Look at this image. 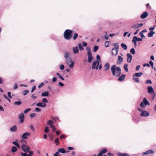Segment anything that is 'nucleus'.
I'll list each match as a JSON object with an SVG mask.
<instances>
[{
	"instance_id": "f257e3e1",
	"label": "nucleus",
	"mask_w": 156,
	"mask_h": 156,
	"mask_svg": "<svg viewBox=\"0 0 156 156\" xmlns=\"http://www.w3.org/2000/svg\"><path fill=\"white\" fill-rule=\"evenodd\" d=\"M64 57L65 58L66 63L67 64H69L71 63L69 65V67L71 69L73 68L74 62V61H72V58L70 53L68 51L65 52L64 54Z\"/></svg>"
},
{
	"instance_id": "f03ea898",
	"label": "nucleus",
	"mask_w": 156,
	"mask_h": 156,
	"mask_svg": "<svg viewBox=\"0 0 156 156\" xmlns=\"http://www.w3.org/2000/svg\"><path fill=\"white\" fill-rule=\"evenodd\" d=\"M111 70L112 75L115 77L119 76L121 74V69L120 67H116L115 65L112 66L111 68Z\"/></svg>"
},
{
	"instance_id": "7ed1b4c3",
	"label": "nucleus",
	"mask_w": 156,
	"mask_h": 156,
	"mask_svg": "<svg viewBox=\"0 0 156 156\" xmlns=\"http://www.w3.org/2000/svg\"><path fill=\"white\" fill-rule=\"evenodd\" d=\"M73 31L70 30H66L64 33V37L66 40H69L71 39L72 37Z\"/></svg>"
},
{
	"instance_id": "20e7f679",
	"label": "nucleus",
	"mask_w": 156,
	"mask_h": 156,
	"mask_svg": "<svg viewBox=\"0 0 156 156\" xmlns=\"http://www.w3.org/2000/svg\"><path fill=\"white\" fill-rule=\"evenodd\" d=\"M86 49L87 52V55L88 58V62L89 63H90L93 59L90 49L89 47H87L86 48Z\"/></svg>"
},
{
	"instance_id": "39448f33",
	"label": "nucleus",
	"mask_w": 156,
	"mask_h": 156,
	"mask_svg": "<svg viewBox=\"0 0 156 156\" xmlns=\"http://www.w3.org/2000/svg\"><path fill=\"white\" fill-rule=\"evenodd\" d=\"M150 105L149 103L145 98L143 99V101L141 103L140 106L142 108H145L147 105L149 106Z\"/></svg>"
},
{
	"instance_id": "423d86ee",
	"label": "nucleus",
	"mask_w": 156,
	"mask_h": 156,
	"mask_svg": "<svg viewBox=\"0 0 156 156\" xmlns=\"http://www.w3.org/2000/svg\"><path fill=\"white\" fill-rule=\"evenodd\" d=\"M69 152V151H66L65 149L63 148H59L58 150L56 151L54 154L53 156H58L60 153H67Z\"/></svg>"
},
{
	"instance_id": "0eeeda50",
	"label": "nucleus",
	"mask_w": 156,
	"mask_h": 156,
	"mask_svg": "<svg viewBox=\"0 0 156 156\" xmlns=\"http://www.w3.org/2000/svg\"><path fill=\"white\" fill-rule=\"evenodd\" d=\"M147 89L148 92L150 94L153 95L152 99H154V97L155 96V94L153 87L151 86H148Z\"/></svg>"
},
{
	"instance_id": "6e6552de",
	"label": "nucleus",
	"mask_w": 156,
	"mask_h": 156,
	"mask_svg": "<svg viewBox=\"0 0 156 156\" xmlns=\"http://www.w3.org/2000/svg\"><path fill=\"white\" fill-rule=\"evenodd\" d=\"M21 148L25 153L28 152L30 149V147L24 144L22 145Z\"/></svg>"
},
{
	"instance_id": "1a4fd4ad",
	"label": "nucleus",
	"mask_w": 156,
	"mask_h": 156,
	"mask_svg": "<svg viewBox=\"0 0 156 156\" xmlns=\"http://www.w3.org/2000/svg\"><path fill=\"white\" fill-rule=\"evenodd\" d=\"M100 63V62L96 60L92 64V69H95L96 70H97L98 68V66Z\"/></svg>"
},
{
	"instance_id": "9d476101",
	"label": "nucleus",
	"mask_w": 156,
	"mask_h": 156,
	"mask_svg": "<svg viewBox=\"0 0 156 156\" xmlns=\"http://www.w3.org/2000/svg\"><path fill=\"white\" fill-rule=\"evenodd\" d=\"M127 61L128 62H131L132 59L133 57L129 53H127Z\"/></svg>"
},
{
	"instance_id": "9b49d317",
	"label": "nucleus",
	"mask_w": 156,
	"mask_h": 156,
	"mask_svg": "<svg viewBox=\"0 0 156 156\" xmlns=\"http://www.w3.org/2000/svg\"><path fill=\"white\" fill-rule=\"evenodd\" d=\"M140 115L142 116L147 117L150 115L148 112L147 111H143L140 114Z\"/></svg>"
},
{
	"instance_id": "f8f14e48",
	"label": "nucleus",
	"mask_w": 156,
	"mask_h": 156,
	"mask_svg": "<svg viewBox=\"0 0 156 156\" xmlns=\"http://www.w3.org/2000/svg\"><path fill=\"white\" fill-rule=\"evenodd\" d=\"M24 115L22 113H21L19 115V118L20 119V123H22L24 119Z\"/></svg>"
},
{
	"instance_id": "ddd939ff",
	"label": "nucleus",
	"mask_w": 156,
	"mask_h": 156,
	"mask_svg": "<svg viewBox=\"0 0 156 156\" xmlns=\"http://www.w3.org/2000/svg\"><path fill=\"white\" fill-rule=\"evenodd\" d=\"M46 104L44 103H42L41 102H39L36 104L37 106L41 107L42 108L45 107L46 106Z\"/></svg>"
},
{
	"instance_id": "4468645a",
	"label": "nucleus",
	"mask_w": 156,
	"mask_h": 156,
	"mask_svg": "<svg viewBox=\"0 0 156 156\" xmlns=\"http://www.w3.org/2000/svg\"><path fill=\"white\" fill-rule=\"evenodd\" d=\"M73 53L75 54H78L79 52V49L77 46L73 47Z\"/></svg>"
},
{
	"instance_id": "2eb2a0df",
	"label": "nucleus",
	"mask_w": 156,
	"mask_h": 156,
	"mask_svg": "<svg viewBox=\"0 0 156 156\" xmlns=\"http://www.w3.org/2000/svg\"><path fill=\"white\" fill-rule=\"evenodd\" d=\"M148 16V13L147 12H144L140 16V18L141 19H144L147 17Z\"/></svg>"
},
{
	"instance_id": "dca6fc26",
	"label": "nucleus",
	"mask_w": 156,
	"mask_h": 156,
	"mask_svg": "<svg viewBox=\"0 0 156 156\" xmlns=\"http://www.w3.org/2000/svg\"><path fill=\"white\" fill-rule=\"evenodd\" d=\"M17 130V126L14 125L11 127L10 129V130L11 132H16Z\"/></svg>"
},
{
	"instance_id": "f3484780",
	"label": "nucleus",
	"mask_w": 156,
	"mask_h": 156,
	"mask_svg": "<svg viewBox=\"0 0 156 156\" xmlns=\"http://www.w3.org/2000/svg\"><path fill=\"white\" fill-rule=\"evenodd\" d=\"M154 153L153 151L152 150H149L145 152H143L142 155H147L149 154H152Z\"/></svg>"
},
{
	"instance_id": "a211bd4d",
	"label": "nucleus",
	"mask_w": 156,
	"mask_h": 156,
	"mask_svg": "<svg viewBox=\"0 0 156 156\" xmlns=\"http://www.w3.org/2000/svg\"><path fill=\"white\" fill-rule=\"evenodd\" d=\"M123 61V58L120 56H119L118 59L117 60V63L119 64H121Z\"/></svg>"
},
{
	"instance_id": "6ab92c4d",
	"label": "nucleus",
	"mask_w": 156,
	"mask_h": 156,
	"mask_svg": "<svg viewBox=\"0 0 156 156\" xmlns=\"http://www.w3.org/2000/svg\"><path fill=\"white\" fill-rule=\"evenodd\" d=\"M30 134L29 132H27L23 134L22 137L23 139H26L27 138V136H30Z\"/></svg>"
},
{
	"instance_id": "aec40b11",
	"label": "nucleus",
	"mask_w": 156,
	"mask_h": 156,
	"mask_svg": "<svg viewBox=\"0 0 156 156\" xmlns=\"http://www.w3.org/2000/svg\"><path fill=\"white\" fill-rule=\"evenodd\" d=\"M126 75L124 74H122L118 78V80L119 81H121L123 80L125 78Z\"/></svg>"
},
{
	"instance_id": "412c9836",
	"label": "nucleus",
	"mask_w": 156,
	"mask_h": 156,
	"mask_svg": "<svg viewBox=\"0 0 156 156\" xmlns=\"http://www.w3.org/2000/svg\"><path fill=\"white\" fill-rule=\"evenodd\" d=\"M104 67L105 68L104 70L105 71L108 70L110 68V66L109 63L108 62L106 63L104 66Z\"/></svg>"
},
{
	"instance_id": "4be33fe9",
	"label": "nucleus",
	"mask_w": 156,
	"mask_h": 156,
	"mask_svg": "<svg viewBox=\"0 0 156 156\" xmlns=\"http://www.w3.org/2000/svg\"><path fill=\"white\" fill-rule=\"evenodd\" d=\"M143 74V73L142 72L137 73H135L133 75L134 76H136V77H140Z\"/></svg>"
},
{
	"instance_id": "5701e85b",
	"label": "nucleus",
	"mask_w": 156,
	"mask_h": 156,
	"mask_svg": "<svg viewBox=\"0 0 156 156\" xmlns=\"http://www.w3.org/2000/svg\"><path fill=\"white\" fill-rule=\"evenodd\" d=\"M133 80H134V82L136 83H139L140 82L139 79L138 77L136 76H134V75L133 76Z\"/></svg>"
},
{
	"instance_id": "b1692460",
	"label": "nucleus",
	"mask_w": 156,
	"mask_h": 156,
	"mask_svg": "<svg viewBox=\"0 0 156 156\" xmlns=\"http://www.w3.org/2000/svg\"><path fill=\"white\" fill-rule=\"evenodd\" d=\"M118 156H130V155L127 153H121L120 152L118 153Z\"/></svg>"
},
{
	"instance_id": "393cba45",
	"label": "nucleus",
	"mask_w": 156,
	"mask_h": 156,
	"mask_svg": "<svg viewBox=\"0 0 156 156\" xmlns=\"http://www.w3.org/2000/svg\"><path fill=\"white\" fill-rule=\"evenodd\" d=\"M49 93L47 91L42 92L41 94V96L42 97H47Z\"/></svg>"
},
{
	"instance_id": "a878e982",
	"label": "nucleus",
	"mask_w": 156,
	"mask_h": 156,
	"mask_svg": "<svg viewBox=\"0 0 156 156\" xmlns=\"http://www.w3.org/2000/svg\"><path fill=\"white\" fill-rule=\"evenodd\" d=\"M112 52L113 55H116L117 54L118 51V50L115 49L113 48L112 50Z\"/></svg>"
},
{
	"instance_id": "bb28decb",
	"label": "nucleus",
	"mask_w": 156,
	"mask_h": 156,
	"mask_svg": "<svg viewBox=\"0 0 156 156\" xmlns=\"http://www.w3.org/2000/svg\"><path fill=\"white\" fill-rule=\"evenodd\" d=\"M155 34V32L153 31H151L148 34V36L149 37H152L153 34Z\"/></svg>"
},
{
	"instance_id": "cd10ccee",
	"label": "nucleus",
	"mask_w": 156,
	"mask_h": 156,
	"mask_svg": "<svg viewBox=\"0 0 156 156\" xmlns=\"http://www.w3.org/2000/svg\"><path fill=\"white\" fill-rule=\"evenodd\" d=\"M133 38L134 39H135V40L136 41H141L142 40V39L141 38H137V37L136 36H134L133 37Z\"/></svg>"
},
{
	"instance_id": "c85d7f7f",
	"label": "nucleus",
	"mask_w": 156,
	"mask_h": 156,
	"mask_svg": "<svg viewBox=\"0 0 156 156\" xmlns=\"http://www.w3.org/2000/svg\"><path fill=\"white\" fill-rule=\"evenodd\" d=\"M17 149L15 147L13 146L12 147L11 152L12 153L15 152L17 151Z\"/></svg>"
},
{
	"instance_id": "c756f323",
	"label": "nucleus",
	"mask_w": 156,
	"mask_h": 156,
	"mask_svg": "<svg viewBox=\"0 0 156 156\" xmlns=\"http://www.w3.org/2000/svg\"><path fill=\"white\" fill-rule=\"evenodd\" d=\"M121 46H122V48L125 50L127 49V45L126 44H124L123 43H122L121 44Z\"/></svg>"
},
{
	"instance_id": "7c9ffc66",
	"label": "nucleus",
	"mask_w": 156,
	"mask_h": 156,
	"mask_svg": "<svg viewBox=\"0 0 156 156\" xmlns=\"http://www.w3.org/2000/svg\"><path fill=\"white\" fill-rule=\"evenodd\" d=\"M107 149H104L102 150H101L99 152V153L101 154V155H102L103 154H105L107 152Z\"/></svg>"
},
{
	"instance_id": "2f4dec72",
	"label": "nucleus",
	"mask_w": 156,
	"mask_h": 156,
	"mask_svg": "<svg viewBox=\"0 0 156 156\" xmlns=\"http://www.w3.org/2000/svg\"><path fill=\"white\" fill-rule=\"evenodd\" d=\"M78 46L80 49V50H82L84 49V48L81 43H80L78 44Z\"/></svg>"
},
{
	"instance_id": "473e14b6",
	"label": "nucleus",
	"mask_w": 156,
	"mask_h": 156,
	"mask_svg": "<svg viewBox=\"0 0 156 156\" xmlns=\"http://www.w3.org/2000/svg\"><path fill=\"white\" fill-rule=\"evenodd\" d=\"M128 66L127 64H125L123 66L125 71L126 72L128 71V69L127 68Z\"/></svg>"
},
{
	"instance_id": "72a5a7b5",
	"label": "nucleus",
	"mask_w": 156,
	"mask_h": 156,
	"mask_svg": "<svg viewBox=\"0 0 156 156\" xmlns=\"http://www.w3.org/2000/svg\"><path fill=\"white\" fill-rule=\"evenodd\" d=\"M21 104L22 102L20 101H16L14 103V105L16 106L20 105Z\"/></svg>"
},
{
	"instance_id": "f704fd0d",
	"label": "nucleus",
	"mask_w": 156,
	"mask_h": 156,
	"mask_svg": "<svg viewBox=\"0 0 156 156\" xmlns=\"http://www.w3.org/2000/svg\"><path fill=\"white\" fill-rule=\"evenodd\" d=\"M114 45L115 48V49L116 50L118 49L119 48V45H118V43H116L115 44H114Z\"/></svg>"
},
{
	"instance_id": "c9c22d12",
	"label": "nucleus",
	"mask_w": 156,
	"mask_h": 156,
	"mask_svg": "<svg viewBox=\"0 0 156 156\" xmlns=\"http://www.w3.org/2000/svg\"><path fill=\"white\" fill-rule=\"evenodd\" d=\"M29 92V91L27 90H24L23 92V95H25L28 94Z\"/></svg>"
},
{
	"instance_id": "e433bc0d",
	"label": "nucleus",
	"mask_w": 156,
	"mask_h": 156,
	"mask_svg": "<svg viewBox=\"0 0 156 156\" xmlns=\"http://www.w3.org/2000/svg\"><path fill=\"white\" fill-rule=\"evenodd\" d=\"M98 48V47L97 46H95L94 48L93 51L94 52H96Z\"/></svg>"
},
{
	"instance_id": "4c0bfd02",
	"label": "nucleus",
	"mask_w": 156,
	"mask_h": 156,
	"mask_svg": "<svg viewBox=\"0 0 156 156\" xmlns=\"http://www.w3.org/2000/svg\"><path fill=\"white\" fill-rule=\"evenodd\" d=\"M132 42L133 43L134 47H136L137 45L136 41L135 40V39H134L133 38L132 40Z\"/></svg>"
},
{
	"instance_id": "58836bf2",
	"label": "nucleus",
	"mask_w": 156,
	"mask_h": 156,
	"mask_svg": "<svg viewBox=\"0 0 156 156\" xmlns=\"http://www.w3.org/2000/svg\"><path fill=\"white\" fill-rule=\"evenodd\" d=\"M130 52L132 54H134L135 53L134 49L133 48H131L130 50Z\"/></svg>"
},
{
	"instance_id": "ea45409f",
	"label": "nucleus",
	"mask_w": 156,
	"mask_h": 156,
	"mask_svg": "<svg viewBox=\"0 0 156 156\" xmlns=\"http://www.w3.org/2000/svg\"><path fill=\"white\" fill-rule=\"evenodd\" d=\"M42 102L44 103H48V100L46 98H44L42 100Z\"/></svg>"
},
{
	"instance_id": "a19ab883",
	"label": "nucleus",
	"mask_w": 156,
	"mask_h": 156,
	"mask_svg": "<svg viewBox=\"0 0 156 156\" xmlns=\"http://www.w3.org/2000/svg\"><path fill=\"white\" fill-rule=\"evenodd\" d=\"M78 36V35L76 33H75L73 36V39L74 40H76Z\"/></svg>"
},
{
	"instance_id": "79ce46f5",
	"label": "nucleus",
	"mask_w": 156,
	"mask_h": 156,
	"mask_svg": "<svg viewBox=\"0 0 156 156\" xmlns=\"http://www.w3.org/2000/svg\"><path fill=\"white\" fill-rule=\"evenodd\" d=\"M55 142L56 144L57 145L59 144V142L58 139V138H56L55 140Z\"/></svg>"
},
{
	"instance_id": "37998d69",
	"label": "nucleus",
	"mask_w": 156,
	"mask_h": 156,
	"mask_svg": "<svg viewBox=\"0 0 156 156\" xmlns=\"http://www.w3.org/2000/svg\"><path fill=\"white\" fill-rule=\"evenodd\" d=\"M41 111V109L38 107L36 108L35 109V111L36 112H40Z\"/></svg>"
},
{
	"instance_id": "c03bdc74",
	"label": "nucleus",
	"mask_w": 156,
	"mask_h": 156,
	"mask_svg": "<svg viewBox=\"0 0 156 156\" xmlns=\"http://www.w3.org/2000/svg\"><path fill=\"white\" fill-rule=\"evenodd\" d=\"M145 83L146 84L150 83L151 84L152 83V82L149 79L146 81Z\"/></svg>"
},
{
	"instance_id": "a18cd8bd",
	"label": "nucleus",
	"mask_w": 156,
	"mask_h": 156,
	"mask_svg": "<svg viewBox=\"0 0 156 156\" xmlns=\"http://www.w3.org/2000/svg\"><path fill=\"white\" fill-rule=\"evenodd\" d=\"M64 68H65V66L63 64L59 66V68L61 70H62L64 69Z\"/></svg>"
},
{
	"instance_id": "49530a36",
	"label": "nucleus",
	"mask_w": 156,
	"mask_h": 156,
	"mask_svg": "<svg viewBox=\"0 0 156 156\" xmlns=\"http://www.w3.org/2000/svg\"><path fill=\"white\" fill-rule=\"evenodd\" d=\"M131 27L132 28H134L135 29H136V28H138L137 24H135L131 26Z\"/></svg>"
},
{
	"instance_id": "de8ad7c7",
	"label": "nucleus",
	"mask_w": 156,
	"mask_h": 156,
	"mask_svg": "<svg viewBox=\"0 0 156 156\" xmlns=\"http://www.w3.org/2000/svg\"><path fill=\"white\" fill-rule=\"evenodd\" d=\"M52 119L53 120H54L55 122H56V120H58L59 118L58 117L56 116L55 117H52Z\"/></svg>"
},
{
	"instance_id": "09e8293b",
	"label": "nucleus",
	"mask_w": 156,
	"mask_h": 156,
	"mask_svg": "<svg viewBox=\"0 0 156 156\" xmlns=\"http://www.w3.org/2000/svg\"><path fill=\"white\" fill-rule=\"evenodd\" d=\"M96 58L97 59V60L99 61H101V60L100 59V56L99 55H96Z\"/></svg>"
},
{
	"instance_id": "8fccbe9b",
	"label": "nucleus",
	"mask_w": 156,
	"mask_h": 156,
	"mask_svg": "<svg viewBox=\"0 0 156 156\" xmlns=\"http://www.w3.org/2000/svg\"><path fill=\"white\" fill-rule=\"evenodd\" d=\"M49 128L48 127H46L45 129V132L46 133H48L49 131Z\"/></svg>"
},
{
	"instance_id": "3c124183",
	"label": "nucleus",
	"mask_w": 156,
	"mask_h": 156,
	"mask_svg": "<svg viewBox=\"0 0 156 156\" xmlns=\"http://www.w3.org/2000/svg\"><path fill=\"white\" fill-rule=\"evenodd\" d=\"M31 110V108H27V109H26V110H25L24 112V113L26 114V113H27V112H29V111H30Z\"/></svg>"
},
{
	"instance_id": "603ef678",
	"label": "nucleus",
	"mask_w": 156,
	"mask_h": 156,
	"mask_svg": "<svg viewBox=\"0 0 156 156\" xmlns=\"http://www.w3.org/2000/svg\"><path fill=\"white\" fill-rule=\"evenodd\" d=\"M36 115V114L35 113H32L30 115V117L31 118L34 117Z\"/></svg>"
},
{
	"instance_id": "864d4df0",
	"label": "nucleus",
	"mask_w": 156,
	"mask_h": 156,
	"mask_svg": "<svg viewBox=\"0 0 156 156\" xmlns=\"http://www.w3.org/2000/svg\"><path fill=\"white\" fill-rule=\"evenodd\" d=\"M105 45L106 47H108L109 46V42L108 41L105 42Z\"/></svg>"
},
{
	"instance_id": "5fc2aeb1",
	"label": "nucleus",
	"mask_w": 156,
	"mask_h": 156,
	"mask_svg": "<svg viewBox=\"0 0 156 156\" xmlns=\"http://www.w3.org/2000/svg\"><path fill=\"white\" fill-rule=\"evenodd\" d=\"M18 88V86L17 84L16 83H15L13 87V89L14 90H16Z\"/></svg>"
},
{
	"instance_id": "6e6d98bb",
	"label": "nucleus",
	"mask_w": 156,
	"mask_h": 156,
	"mask_svg": "<svg viewBox=\"0 0 156 156\" xmlns=\"http://www.w3.org/2000/svg\"><path fill=\"white\" fill-rule=\"evenodd\" d=\"M52 121L51 120H49L47 122V123L48 125H51L52 124Z\"/></svg>"
},
{
	"instance_id": "4d7b16f0",
	"label": "nucleus",
	"mask_w": 156,
	"mask_h": 156,
	"mask_svg": "<svg viewBox=\"0 0 156 156\" xmlns=\"http://www.w3.org/2000/svg\"><path fill=\"white\" fill-rule=\"evenodd\" d=\"M44 85V83H41L40 85H39L38 87L39 88H41Z\"/></svg>"
},
{
	"instance_id": "13d9d810",
	"label": "nucleus",
	"mask_w": 156,
	"mask_h": 156,
	"mask_svg": "<svg viewBox=\"0 0 156 156\" xmlns=\"http://www.w3.org/2000/svg\"><path fill=\"white\" fill-rule=\"evenodd\" d=\"M21 154L22 156H29L28 154L23 152L21 153Z\"/></svg>"
},
{
	"instance_id": "bf43d9fd",
	"label": "nucleus",
	"mask_w": 156,
	"mask_h": 156,
	"mask_svg": "<svg viewBox=\"0 0 156 156\" xmlns=\"http://www.w3.org/2000/svg\"><path fill=\"white\" fill-rule=\"evenodd\" d=\"M143 66L144 67L147 66L148 67L150 66V65L148 63H144L143 64Z\"/></svg>"
},
{
	"instance_id": "052dcab7",
	"label": "nucleus",
	"mask_w": 156,
	"mask_h": 156,
	"mask_svg": "<svg viewBox=\"0 0 156 156\" xmlns=\"http://www.w3.org/2000/svg\"><path fill=\"white\" fill-rule=\"evenodd\" d=\"M139 34L140 35V36L142 37V38H143V37H145V36H144V34H143V33H142V32H140L139 33Z\"/></svg>"
},
{
	"instance_id": "680f3d73",
	"label": "nucleus",
	"mask_w": 156,
	"mask_h": 156,
	"mask_svg": "<svg viewBox=\"0 0 156 156\" xmlns=\"http://www.w3.org/2000/svg\"><path fill=\"white\" fill-rule=\"evenodd\" d=\"M29 154H28V155H29V156H31V155H32L33 154V152L32 151H29Z\"/></svg>"
},
{
	"instance_id": "e2e57ef3",
	"label": "nucleus",
	"mask_w": 156,
	"mask_h": 156,
	"mask_svg": "<svg viewBox=\"0 0 156 156\" xmlns=\"http://www.w3.org/2000/svg\"><path fill=\"white\" fill-rule=\"evenodd\" d=\"M67 149L68 150H73L74 149V148L73 147H67Z\"/></svg>"
},
{
	"instance_id": "0e129e2a",
	"label": "nucleus",
	"mask_w": 156,
	"mask_h": 156,
	"mask_svg": "<svg viewBox=\"0 0 156 156\" xmlns=\"http://www.w3.org/2000/svg\"><path fill=\"white\" fill-rule=\"evenodd\" d=\"M82 44H83V46H84V47H86L87 45V43L86 42H82Z\"/></svg>"
},
{
	"instance_id": "69168bd1",
	"label": "nucleus",
	"mask_w": 156,
	"mask_h": 156,
	"mask_svg": "<svg viewBox=\"0 0 156 156\" xmlns=\"http://www.w3.org/2000/svg\"><path fill=\"white\" fill-rule=\"evenodd\" d=\"M36 89V87L35 86L33 87L32 88V90H31V92H33V91L34 90Z\"/></svg>"
},
{
	"instance_id": "338daca9",
	"label": "nucleus",
	"mask_w": 156,
	"mask_h": 156,
	"mask_svg": "<svg viewBox=\"0 0 156 156\" xmlns=\"http://www.w3.org/2000/svg\"><path fill=\"white\" fill-rule=\"evenodd\" d=\"M58 85L61 87H63L64 86V84L61 82H59Z\"/></svg>"
},
{
	"instance_id": "774afa93",
	"label": "nucleus",
	"mask_w": 156,
	"mask_h": 156,
	"mask_svg": "<svg viewBox=\"0 0 156 156\" xmlns=\"http://www.w3.org/2000/svg\"><path fill=\"white\" fill-rule=\"evenodd\" d=\"M12 143L16 146L18 144V143L16 141H14L12 142Z\"/></svg>"
}]
</instances>
